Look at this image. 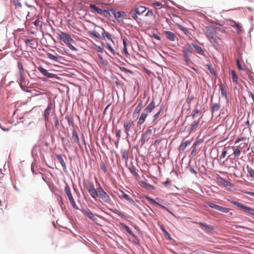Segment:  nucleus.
<instances>
[{
	"mask_svg": "<svg viewBox=\"0 0 254 254\" xmlns=\"http://www.w3.org/2000/svg\"><path fill=\"white\" fill-rule=\"evenodd\" d=\"M123 195L122 196L126 199L130 203L135 204L134 201L131 199L127 194L125 193L124 192L122 191Z\"/></svg>",
	"mask_w": 254,
	"mask_h": 254,
	"instance_id": "obj_32",
	"label": "nucleus"
},
{
	"mask_svg": "<svg viewBox=\"0 0 254 254\" xmlns=\"http://www.w3.org/2000/svg\"><path fill=\"white\" fill-rule=\"evenodd\" d=\"M184 58L187 62L190 61V57L192 53V48L190 45H185L183 49Z\"/></svg>",
	"mask_w": 254,
	"mask_h": 254,
	"instance_id": "obj_9",
	"label": "nucleus"
},
{
	"mask_svg": "<svg viewBox=\"0 0 254 254\" xmlns=\"http://www.w3.org/2000/svg\"><path fill=\"white\" fill-rule=\"evenodd\" d=\"M219 88L221 90V94L223 97L225 98L227 97V91L226 90L225 86L222 83H220L219 85Z\"/></svg>",
	"mask_w": 254,
	"mask_h": 254,
	"instance_id": "obj_28",
	"label": "nucleus"
},
{
	"mask_svg": "<svg viewBox=\"0 0 254 254\" xmlns=\"http://www.w3.org/2000/svg\"><path fill=\"white\" fill-rule=\"evenodd\" d=\"M232 79L233 82L236 84H238V76L234 70H232L231 72Z\"/></svg>",
	"mask_w": 254,
	"mask_h": 254,
	"instance_id": "obj_35",
	"label": "nucleus"
},
{
	"mask_svg": "<svg viewBox=\"0 0 254 254\" xmlns=\"http://www.w3.org/2000/svg\"><path fill=\"white\" fill-rule=\"evenodd\" d=\"M152 131L150 127L148 128L146 131L142 134L140 139L141 145H143L145 142L149 140L152 135Z\"/></svg>",
	"mask_w": 254,
	"mask_h": 254,
	"instance_id": "obj_10",
	"label": "nucleus"
},
{
	"mask_svg": "<svg viewBox=\"0 0 254 254\" xmlns=\"http://www.w3.org/2000/svg\"><path fill=\"white\" fill-rule=\"evenodd\" d=\"M191 45L197 54H199L201 55H204V51L200 46L197 45L195 43H191Z\"/></svg>",
	"mask_w": 254,
	"mask_h": 254,
	"instance_id": "obj_23",
	"label": "nucleus"
},
{
	"mask_svg": "<svg viewBox=\"0 0 254 254\" xmlns=\"http://www.w3.org/2000/svg\"><path fill=\"white\" fill-rule=\"evenodd\" d=\"M96 50L98 51V52H101V53H103V51H104V49L103 48L100 47V46H98L96 48Z\"/></svg>",
	"mask_w": 254,
	"mask_h": 254,
	"instance_id": "obj_59",
	"label": "nucleus"
},
{
	"mask_svg": "<svg viewBox=\"0 0 254 254\" xmlns=\"http://www.w3.org/2000/svg\"><path fill=\"white\" fill-rule=\"evenodd\" d=\"M203 142V140L201 139H197L194 142L193 145L197 146L199 144Z\"/></svg>",
	"mask_w": 254,
	"mask_h": 254,
	"instance_id": "obj_50",
	"label": "nucleus"
},
{
	"mask_svg": "<svg viewBox=\"0 0 254 254\" xmlns=\"http://www.w3.org/2000/svg\"><path fill=\"white\" fill-rule=\"evenodd\" d=\"M220 29L219 27L215 25H210L206 28V37L209 42L216 47L219 46V43L221 42V39L217 34V31Z\"/></svg>",
	"mask_w": 254,
	"mask_h": 254,
	"instance_id": "obj_2",
	"label": "nucleus"
},
{
	"mask_svg": "<svg viewBox=\"0 0 254 254\" xmlns=\"http://www.w3.org/2000/svg\"><path fill=\"white\" fill-rule=\"evenodd\" d=\"M153 15V13L152 10H148L145 14L146 16H152Z\"/></svg>",
	"mask_w": 254,
	"mask_h": 254,
	"instance_id": "obj_56",
	"label": "nucleus"
},
{
	"mask_svg": "<svg viewBox=\"0 0 254 254\" xmlns=\"http://www.w3.org/2000/svg\"><path fill=\"white\" fill-rule=\"evenodd\" d=\"M24 41H25V43L27 44H29L30 45L33 44V40L32 39H26L24 40Z\"/></svg>",
	"mask_w": 254,
	"mask_h": 254,
	"instance_id": "obj_52",
	"label": "nucleus"
},
{
	"mask_svg": "<svg viewBox=\"0 0 254 254\" xmlns=\"http://www.w3.org/2000/svg\"><path fill=\"white\" fill-rule=\"evenodd\" d=\"M84 186L91 196L94 199H96L98 197L102 203H110L111 202L110 196L100 185L97 189H95L94 184L92 182H88L84 184Z\"/></svg>",
	"mask_w": 254,
	"mask_h": 254,
	"instance_id": "obj_1",
	"label": "nucleus"
},
{
	"mask_svg": "<svg viewBox=\"0 0 254 254\" xmlns=\"http://www.w3.org/2000/svg\"><path fill=\"white\" fill-rule=\"evenodd\" d=\"M193 114L192 115V118L194 119L198 117V114L200 113V111L197 109H194L193 111Z\"/></svg>",
	"mask_w": 254,
	"mask_h": 254,
	"instance_id": "obj_43",
	"label": "nucleus"
},
{
	"mask_svg": "<svg viewBox=\"0 0 254 254\" xmlns=\"http://www.w3.org/2000/svg\"><path fill=\"white\" fill-rule=\"evenodd\" d=\"M134 126V121L131 120L125 121L124 122V127L125 128V131L127 134V136H129V132L131 128Z\"/></svg>",
	"mask_w": 254,
	"mask_h": 254,
	"instance_id": "obj_11",
	"label": "nucleus"
},
{
	"mask_svg": "<svg viewBox=\"0 0 254 254\" xmlns=\"http://www.w3.org/2000/svg\"><path fill=\"white\" fill-rule=\"evenodd\" d=\"M190 171L191 173L194 174V175L197 174V172H196V171L192 167L190 168Z\"/></svg>",
	"mask_w": 254,
	"mask_h": 254,
	"instance_id": "obj_62",
	"label": "nucleus"
},
{
	"mask_svg": "<svg viewBox=\"0 0 254 254\" xmlns=\"http://www.w3.org/2000/svg\"><path fill=\"white\" fill-rule=\"evenodd\" d=\"M121 130H118L116 131V137H117L118 138H119L121 137Z\"/></svg>",
	"mask_w": 254,
	"mask_h": 254,
	"instance_id": "obj_60",
	"label": "nucleus"
},
{
	"mask_svg": "<svg viewBox=\"0 0 254 254\" xmlns=\"http://www.w3.org/2000/svg\"><path fill=\"white\" fill-rule=\"evenodd\" d=\"M232 203L234 205L237 206L240 209L243 210L244 211L247 213H250L253 215H254V209L251 207L247 206L239 202L232 201Z\"/></svg>",
	"mask_w": 254,
	"mask_h": 254,
	"instance_id": "obj_6",
	"label": "nucleus"
},
{
	"mask_svg": "<svg viewBox=\"0 0 254 254\" xmlns=\"http://www.w3.org/2000/svg\"><path fill=\"white\" fill-rule=\"evenodd\" d=\"M161 111L162 109H160L159 112H158L153 116L152 123H154V124H156V121L159 118Z\"/></svg>",
	"mask_w": 254,
	"mask_h": 254,
	"instance_id": "obj_39",
	"label": "nucleus"
},
{
	"mask_svg": "<svg viewBox=\"0 0 254 254\" xmlns=\"http://www.w3.org/2000/svg\"><path fill=\"white\" fill-rule=\"evenodd\" d=\"M82 212L84 215L87 216L91 220H93V221H95L97 220V218H96L95 215L94 214H93L90 210L84 209L82 211Z\"/></svg>",
	"mask_w": 254,
	"mask_h": 254,
	"instance_id": "obj_17",
	"label": "nucleus"
},
{
	"mask_svg": "<svg viewBox=\"0 0 254 254\" xmlns=\"http://www.w3.org/2000/svg\"><path fill=\"white\" fill-rule=\"evenodd\" d=\"M102 30L103 32H102V36L105 38H106L108 40H110L113 42V40L111 38V35L108 33V32H106L103 28H102Z\"/></svg>",
	"mask_w": 254,
	"mask_h": 254,
	"instance_id": "obj_31",
	"label": "nucleus"
},
{
	"mask_svg": "<svg viewBox=\"0 0 254 254\" xmlns=\"http://www.w3.org/2000/svg\"><path fill=\"white\" fill-rule=\"evenodd\" d=\"M148 113L143 110V112L141 114L140 116L138 119L137 122L138 125H142L145 121L147 117H148Z\"/></svg>",
	"mask_w": 254,
	"mask_h": 254,
	"instance_id": "obj_15",
	"label": "nucleus"
},
{
	"mask_svg": "<svg viewBox=\"0 0 254 254\" xmlns=\"http://www.w3.org/2000/svg\"><path fill=\"white\" fill-rule=\"evenodd\" d=\"M102 15H103L104 16H105L107 18H109L111 16L110 11L109 10H105V9H103Z\"/></svg>",
	"mask_w": 254,
	"mask_h": 254,
	"instance_id": "obj_42",
	"label": "nucleus"
},
{
	"mask_svg": "<svg viewBox=\"0 0 254 254\" xmlns=\"http://www.w3.org/2000/svg\"><path fill=\"white\" fill-rule=\"evenodd\" d=\"M220 109V106L219 104L215 103L212 105L211 110L212 112L213 113L214 112H217Z\"/></svg>",
	"mask_w": 254,
	"mask_h": 254,
	"instance_id": "obj_36",
	"label": "nucleus"
},
{
	"mask_svg": "<svg viewBox=\"0 0 254 254\" xmlns=\"http://www.w3.org/2000/svg\"><path fill=\"white\" fill-rule=\"evenodd\" d=\"M18 68L20 76V79L18 81V82L21 88L23 89L26 86V81L25 77H24L25 72L23 67V64L20 62H18Z\"/></svg>",
	"mask_w": 254,
	"mask_h": 254,
	"instance_id": "obj_4",
	"label": "nucleus"
},
{
	"mask_svg": "<svg viewBox=\"0 0 254 254\" xmlns=\"http://www.w3.org/2000/svg\"><path fill=\"white\" fill-rule=\"evenodd\" d=\"M243 144H240V145H239V146H238L237 148H236V149H235L234 150V153L233 154H234V155L237 157H239V156L240 155V154H241V149H242L244 146L245 145H246V143H245L244 144V145L243 146H242V147H241V146Z\"/></svg>",
	"mask_w": 254,
	"mask_h": 254,
	"instance_id": "obj_27",
	"label": "nucleus"
},
{
	"mask_svg": "<svg viewBox=\"0 0 254 254\" xmlns=\"http://www.w3.org/2000/svg\"><path fill=\"white\" fill-rule=\"evenodd\" d=\"M53 119L55 123V126L57 128H58L59 126V120L57 116L56 115H55Z\"/></svg>",
	"mask_w": 254,
	"mask_h": 254,
	"instance_id": "obj_41",
	"label": "nucleus"
},
{
	"mask_svg": "<svg viewBox=\"0 0 254 254\" xmlns=\"http://www.w3.org/2000/svg\"><path fill=\"white\" fill-rule=\"evenodd\" d=\"M107 47L108 48V49H109V50H110L112 53H114V49L112 47V46L110 45V44L109 43H107Z\"/></svg>",
	"mask_w": 254,
	"mask_h": 254,
	"instance_id": "obj_55",
	"label": "nucleus"
},
{
	"mask_svg": "<svg viewBox=\"0 0 254 254\" xmlns=\"http://www.w3.org/2000/svg\"><path fill=\"white\" fill-rule=\"evenodd\" d=\"M237 65L239 69L241 70H244V68H243L242 65L241 64L240 60L239 59L237 60Z\"/></svg>",
	"mask_w": 254,
	"mask_h": 254,
	"instance_id": "obj_49",
	"label": "nucleus"
},
{
	"mask_svg": "<svg viewBox=\"0 0 254 254\" xmlns=\"http://www.w3.org/2000/svg\"><path fill=\"white\" fill-rule=\"evenodd\" d=\"M90 34L93 36L94 37H96L98 39H101L102 36H101L100 34L95 30L92 31L90 32Z\"/></svg>",
	"mask_w": 254,
	"mask_h": 254,
	"instance_id": "obj_38",
	"label": "nucleus"
},
{
	"mask_svg": "<svg viewBox=\"0 0 254 254\" xmlns=\"http://www.w3.org/2000/svg\"><path fill=\"white\" fill-rule=\"evenodd\" d=\"M46 55L48 58L53 61H58L59 60V57L58 56L53 55L50 53H46Z\"/></svg>",
	"mask_w": 254,
	"mask_h": 254,
	"instance_id": "obj_37",
	"label": "nucleus"
},
{
	"mask_svg": "<svg viewBox=\"0 0 254 254\" xmlns=\"http://www.w3.org/2000/svg\"><path fill=\"white\" fill-rule=\"evenodd\" d=\"M129 14L131 15V17L135 20L137 22H138V17L137 16V13L134 10H132L129 12Z\"/></svg>",
	"mask_w": 254,
	"mask_h": 254,
	"instance_id": "obj_33",
	"label": "nucleus"
},
{
	"mask_svg": "<svg viewBox=\"0 0 254 254\" xmlns=\"http://www.w3.org/2000/svg\"><path fill=\"white\" fill-rule=\"evenodd\" d=\"M124 228L125 229L127 230V231L130 235H132L133 233H132V232L131 231V230L126 225H124Z\"/></svg>",
	"mask_w": 254,
	"mask_h": 254,
	"instance_id": "obj_54",
	"label": "nucleus"
},
{
	"mask_svg": "<svg viewBox=\"0 0 254 254\" xmlns=\"http://www.w3.org/2000/svg\"><path fill=\"white\" fill-rule=\"evenodd\" d=\"M100 167H101V169L103 171V172L105 173H106L107 172L106 166L104 163L102 162L100 164Z\"/></svg>",
	"mask_w": 254,
	"mask_h": 254,
	"instance_id": "obj_46",
	"label": "nucleus"
},
{
	"mask_svg": "<svg viewBox=\"0 0 254 254\" xmlns=\"http://www.w3.org/2000/svg\"><path fill=\"white\" fill-rule=\"evenodd\" d=\"M122 158L126 161L128 160V153L127 151H124L122 153Z\"/></svg>",
	"mask_w": 254,
	"mask_h": 254,
	"instance_id": "obj_45",
	"label": "nucleus"
},
{
	"mask_svg": "<svg viewBox=\"0 0 254 254\" xmlns=\"http://www.w3.org/2000/svg\"><path fill=\"white\" fill-rule=\"evenodd\" d=\"M207 204L209 207L215 209L223 213H228L230 210V209L228 208L224 207L215 204L211 202H209Z\"/></svg>",
	"mask_w": 254,
	"mask_h": 254,
	"instance_id": "obj_12",
	"label": "nucleus"
},
{
	"mask_svg": "<svg viewBox=\"0 0 254 254\" xmlns=\"http://www.w3.org/2000/svg\"><path fill=\"white\" fill-rule=\"evenodd\" d=\"M123 51H124V52L126 56H127V55H128V52H127V47H124V48H123Z\"/></svg>",
	"mask_w": 254,
	"mask_h": 254,
	"instance_id": "obj_61",
	"label": "nucleus"
},
{
	"mask_svg": "<svg viewBox=\"0 0 254 254\" xmlns=\"http://www.w3.org/2000/svg\"><path fill=\"white\" fill-rule=\"evenodd\" d=\"M64 191H65L66 194L67 195V196L69 199V200L70 201V203H71V205H72V206L76 209H79L78 207L76 204L74 200V198L72 197V194H71V191H70V189L67 185H66V186L65 187V188L64 189Z\"/></svg>",
	"mask_w": 254,
	"mask_h": 254,
	"instance_id": "obj_8",
	"label": "nucleus"
},
{
	"mask_svg": "<svg viewBox=\"0 0 254 254\" xmlns=\"http://www.w3.org/2000/svg\"><path fill=\"white\" fill-rule=\"evenodd\" d=\"M110 210L121 217H123L124 216L123 214L121 212L118 210L117 209H110Z\"/></svg>",
	"mask_w": 254,
	"mask_h": 254,
	"instance_id": "obj_44",
	"label": "nucleus"
},
{
	"mask_svg": "<svg viewBox=\"0 0 254 254\" xmlns=\"http://www.w3.org/2000/svg\"><path fill=\"white\" fill-rule=\"evenodd\" d=\"M72 139L73 140V141L74 142H76V143L79 144V137H78V135L77 134V132H76V131L75 130H73L72 131Z\"/></svg>",
	"mask_w": 254,
	"mask_h": 254,
	"instance_id": "obj_30",
	"label": "nucleus"
},
{
	"mask_svg": "<svg viewBox=\"0 0 254 254\" xmlns=\"http://www.w3.org/2000/svg\"><path fill=\"white\" fill-rule=\"evenodd\" d=\"M247 171L250 176L252 178H254V170L251 167L247 166Z\"/></svg>",
	"mask_w": 254,
	"mask_h": 254,
	"instance_id": "obj_40",
	"label": "nucleus"
},
{
	"mask_svg": "<svg viewBox=\"0 0 254 254\" xmlns=\"http://www.w3.org/2000/svg\"><path fill=\"white\" fill-rule=\"evenodd\" d=\"M199 225L201 227V228H203V227L205 228V230H208L209 231H212L214 229V227L213 226L210 225H208L204 223L200 222L199 223Z\"/></svg>",
	"mask_w": 254,
	"mask_h": 254,
	"instance_id": "obj_29",
	"label": "nucleus"
},
{
	"mask_svg": "<svg viewBox=\"0 0 254 254\" xmlns=\"http://www.w3.org/2000/svg\"><path fill=\"white\" fill-rule=\"evenodd\" d=\"M155 107V103L154 101H152L144 109V111L148 114L152 112L153 110Z\"/></svg>",
	"mask_w": 254,
	"mask_h": 254,
	"instance_id": "obj_19",
	"label": "nucleus"
},
{
	"mask_svg": "<svg viewBox=\"0 0 254 254\" xmlns=\"http://www.w3.org/2000/svg\"><path fill=\"white\" fill-rule=\"evenodd\" d=\"M190 141L189 140H187L185 141H183L181 144L180 146H179V151L180 152H183L186 149L187 145L188 144H190Z\"/></svg>",
	"mask_w": 254,
	"mask_h": 254,
	"instance_id": "obj_26",
	"label": "nucleus"
},
{
	"mask_svg": "<svg viewBox=\"0 0 254 254\" xmlns=\"http://www.w3.org/2000/svg\"><path fill=\"white\" fill-rule=\"evenodd\" d=\"M37 69L44 76L49 78H57V76L55 74L48 72L47 70L44 68L42 66H39L37 67Z\"/></svg>",
	"mask_w": 254,
	"mask_h": 254,
	"instance_id": "obj_13",
	"label": "nucleus"
},
{
	"mask_svg": "<svg viewBox=\"0 0 254 254\" xmlns=\"http://www.w3.org/2000/svg\"><path fill=\"white\" fill-rule=\"evenodd\" d=\"M227 154V150L226 148L223 150L222 154L220 156V159L224 158Z\"/></svg>",
	"mask_w": 254,
	"mask_h": 254,
	"instance_id": "obj_51",
	"label": "nucleus"
},
{
	"mask_svg": "<svg viewBox=\"0 0 254 254\" xmlns=\"http://www.w3.org/2000/svg\"><path fill=\"white\" fill-rule=\"evenodd\" d=\"M245 139V137H240V138H238L236 140H235V144L239 142L240 141H243Z\"/></svg>",
	"mask_w": 254,
	"mask_h": 254,
	"instance_id": "obj_58",
	"label": "nucleus"
},
{
	"mask_svg": "<svg viewBox=\"0 0 254 254\" xmlns=\"http://www.w3.org/2000/svg\"><path fill=\"white\" fill-rule=\"evenodd\" d=\"M142 107L143 104L141 102L137 105V106L135 107V109L134 110L133 112V116L134 117L136 116L141 111V109H142Z\"/></svg>",
	"mask_w": 254,
	"mask_h": 254,
	"instance_id": "obj_25",
	"label": "nucleus"
},
{
	"mask_svg": "<svg viewBox=\"0 0 254 254\" xmlns=\"http://www.w3.org/2000/svg\"><path fill=\"white\" fill-rule=\"evenodd\" d=\"M200 119V118L198 119L194 120L193 122L190 125V128L189 129V131L190 133L195 131L196 129L199 124Z\"/></svg>",
	"mask_w": 254,
	"mask_h": 254,
	"instance_id": "obj_14",
	"label": "nucleus"
},
{
	"mask_svg": "<svg viewBox=\"0 0 254 254\" xmlns=\"http://www.w3.org/2000/svg\"><path fill=\"white\" fill-rule=\"evenodd\" d=\"M129 170H130V172L132 174H134L135 176H138V174L135 171V168L134 167L130 168Z\"/></svg>",
	"mask_w": 254,
	"mask_h": 254,
	"instance_id": "obj_48",
	"label": "nucleus"
},
{
	"mask_svg": "<svg viewBox=\"0 0 254 254\" xmlns=\"http://www.w3.org/2000/svg\"><path fill=\"white\" fill-rule=\"evenodd\" d=\"M65 119L67 120L68 125L69 126L73 125V121L70 119V118L68 116H66Z\"/></svg>",
	"mask_w": 254,
	"mask_h": 254,
	"instance_id": "obj_53",
	"label": "nucleus"
},
{
	"mask_svg": "<svg viewBox=\"0 0 254 254\" xmlns=\"http://www.w3.org/2000/svg\"><path fill=\"white\" fill-rule=\"evenodd\" d=\"M90 8L92 9V12H96L98 14H102L103 13V9L101 8H100L98 6H97L96 5L94 4H90L89 6Z\"/></svg>",
	"mask_w": 254,
	"mask_h": 254,
	"instance_id": "obj_20",
	"label": "nucleus"
},
{
	"mask_svg": "<svg viewBox=\"0 0 254 254\" xmlns=\"http://www.w3.org/2000/svg\"><path fill=\"white\" fill-rule=\"evenodd\" d=\"M146 10V8L142 5H139L134 7V10L138 15L143 14Z\"/></svg>",
	"mask_w": 254,
	"mask_h": 254,
	"instance_id": "obj_24",
	"label": "nucleus"
},
{
	"mask_svg": "<svg viewBox=\"0 0 254 254\" xmlns=\"http://www.w3.org/2000/svg\"><path fill=\"white\" fill-rule=\"evenodd\" d=\"M232 203L234 205L237 206L240 209L243 210L244 211L247 213H250L253 215H254V209L251 207L247 206L239 202L232 201Z\"/></svg>",
	"mask_w": 254,
	"mask_h": 254,
	"instance_id": "obj_7",
	"label": "nucleus"
},
{
	"mask_svg": "<svg viewBox=\"0 0 254 254\" xmlns=\"http://www.w3.org/2000/svg\"><path fill=\"white\" fill-rule=\"evenodd\" d=\"M194 254H204V252L199 251H195L193 252Z\"/></svg>",
	"mask_w": 254,
	"mask_h": 254,
	"instance_id": "obj_63",
	"label": "nucleus"
},
{
	"mask_svg": "<svg viewBox=\"0 0 254 254\" xmlns=\"http://www.w3.org/2000/svg\"><path fill=\"white\" fill-rule=\"evenodd\" d=\"M177 26L180 30L183 31L186 35H188L189 34V31L186 28L183 27V26L179 24H177Z\"/></svg>",
	"mask_w": 254,
	"mask_h": 254,
	"instance_id": "obj_34",
	"label": "nucleus"
},
{
	"mask_svg": "<svg viewBox=\"0 0 254 254\" xmlns=\"http://www.w3.org/2000/svg\"><path fill=\"white\" fill-rule=\"evenodd\" d=\"M147 199L148 200V201L150 203H154V204H157L158 205H159L160 207H161L162 208L167 210V211H168L170 213H171L172 214V212L168 209V208L167 207H166V206L157 202L154 199H153V198H150L149 197H146Z\"/></svg>",
	"mask_w": 254,
	"mask_h": 254,
	"instance_id": "obj_21",
	"label": "nucleus"
},
{
	"mask_svg": "<svg viewBox=\"0 0 254 254\" xmlns=\"http://www.w3.org/2000/svg\"><path fill=\"white\" fill-rule=\"evenodd\" d=\"M58 38L63 41L65 44H66L70 50L75 51L77 50L75 47L70 44V42H73V40L71 38V36L69 34L64 32H61L60 34H58Z\"/></svg>",
	"mask_w": 254,
	"mask_h": 254,
	"instance_id": "obj_3",
	"label": "nucleus"
},
{
	"mask_svg": "<svg viewBox=\"0 0 254 254\" xmlns=\"http://www.w3.org/2000/svg\"><path fill=\"white\" fill-rule=\"evenodd\" d=\"M164 34H165L166 38L170 41L174 42L177 38L175 34L170 31H165Z\"/></svg>",
	"mask_w": 254,
	"mask_h": 254,
	"instance_id": "obj_16",
	"label": "nucleus"
},
{
	"mask_svg": "<svg viewBox=\"0 0 254 254\" xmlns=\"http://www.w3.org/2000/svg\"><path fill=\"white\" fill-rule=\"evenodd\" d=\"M112 14L116 19L119 22L122 21L124 19L127 18V13L123 11H117L115 9H111Z\"/></svg>",
	"mask_w": 254,
	"mask_h": 254,
	"instance_id": "obj_5",
	"label": "nucleus"
},
{
	"mask_svg": "<svg viewBox=\"0 0 254 254\" xmlns=\"http://www.w3.org/2000/svg\"><path fill=\"white\" fill-rule=\"evenodd\" d=\"M52 110V104L51 103H50V104L48 105L47 108L45 110L44 114L43 115V116L44 117V119L46 122H47L49 121V116L50 115V113Z\"/></svg>",
	"mask_w": 254,
	"mask_h": 254,
	"instance_id": "obj_18",
	"label": "nucleus"
},
{
	"mask_svg": "<svg viewBox=\"0 0 254 254\" xmlns=\"http://www.w3.org/2000/svg\"><path fill=\"white\" fill-rule=\"evenodd\" d=\"M196 146L194 145H192V150L191 152V155L193 156H195L196 155Z\"/></svg>",
	"mask_w": 254,
	"mask_h": 254,
	"instance_id": "obj_47",
	"label": "nucleus"
},
{
	"mask_svg": "<svg viewBox=\"0 0 254 254\" xmlns=\"http://www.w3.org/2000/svg\"><path fill=\"white\" fill-rule=\"evenodd\" d=\"M153 5L156 6H160L162 5V3L160 2H156L154 3Z\"/></svg>",
	"mask_w": 254,
	"mask_h": 254,
	"instance_id": "obj_64",
	"label": "nucleus"
},
{
	"mask_svg": "<svg viewBox=\"0 0 254 254\" xmlns=\"http://www.w3.org/2000/svg\"><path fill=\"white\" fill-rule=\"evenodd\" d=\"M56 157H57V159L58 160L59 162L60 163V164L62 166L63 170L64 171H66V165L65 162L64 161V159L62 157V156L61 154H56Z\"/></svg>",
	"mask_w": 254,
	"mask_h": 254,
	"instance_id": "obj_22",
	"label": "nucleus"
},
{
	"mask_svg": "<svg viewBox=\"0 0 254 254\" xmlns=\"http://www.w3.org/2000/svg\"><path fill=\"white\" fill-rule=\"evenodd\" d=\"M127 38H126V37H124L123 39V45H124V47L127 46Z\"/></svg>",
	"mask_w": 254,
	"mask_h": 254,
	"instance_id": "obj_57",
	"label": "nucleus"
}]
</instances>
